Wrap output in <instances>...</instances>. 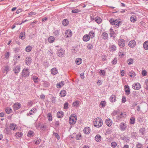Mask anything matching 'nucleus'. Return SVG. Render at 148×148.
Returning <instances> with one entry per match:
<instances>
[{"label":"nucleus","instance_id":"nucleus-1","mask_svg":"<svg viewBox=\"0 0 148 148\" xmlns=\"http://www.w3.org/2000/svg\"><path fill=\"white\" fill-rule=\"evenodd\" d=\"M93 124L95 127L97 128L101 127L103 125L102 119L98 117L95 119L93 121Z\"/></svg>","mask_w":148,"mask_h":148},{"label":"nucleus","instance_id":"nucleus-2","mask_svg":"<svg viewBox=\"0 0 148 148\" xmlns=\"http://www.w3.org/2000/svg\"><path fill=\"white\" fill-rule=\"evenodd\" d=\"M109 22L111 25H115L116 27H119L121 24V22L120 19H116L115 20L111 19H110Z\"/></svg>","mask_w":148,"mask_h":148},{"label":"nucleus","instance_id":"nucleus-3","mask_svg":"<svg viewBox=\"0 0 148 148\" xmlns=\"http://www.w3.org/2000/svg\"><path fill=\"white\" fill-rule=\"evenodd\" d=\"M77 117L75 114H72L70 116L69 119V122L71 125L75 124L76 122Z\"/></svg>","mask_w":148,"mask_h":148},{"label":"nucleus","instance_id":"nucleus-4","mask_svg":"<svg viewBox=\"0 0 148 148\" xmlns=\"http://www.w3.org/2000/svg\"><path fill=\"white\" fill-rule=\"evenodd\" d=\"M65 53V51L62 48L58 49L56 51V55L59 57L62 58Z\"/></svg>","mask_w":148,"mask_h":148},{"label":"nucleus","instance_id":"nucleus-5","mask_svg":"<svg viewBox=\"0 0 148 148\" xmlns=\"http://www.w3.org/2000/svg\"><path fill=\"white\" fill-rule=\"evenodd\" d=\"M125 42V40L123 39H120L118 40V44L119 46L121 48H123L124 47Z\"/></svg>","mask_w":148,"mask_h":148},{"label":"nucleus","instance_id":"nucleus-6","mask_svg":"<svg viewBox=\"0 0 148 148\" xmlns=\"http://www.w3.org/2000/svg\"><path fill=\"white\" fill-rule=\"evenodd\" d=\"M127 125L125 123H121L119 125L120 129L122 131L125 130L127 127Z\"/></svg>","mask_w":148,"mask_h":148},{"label":"nucleus","instance_id":"nucleus-7","mask_svg":"<svg viewBox=\"0 0 148 148\" xmlns=\"http://www.w3.org/2000/svg\"><path fill=\"white\" fill-rule=\"evenodd\" d=\"M132 88L135 90H138L141 87V85L139 83L133 84L132 85Z\"/></svg>","mask_w":148,"mask_h":148},{"label":"nucleus","instance_id":"nucleus-8","mask_svg":"<svg viewBox=\"0 0 148 148\" xmlns=\"http://www.w3.org/2000/svg\"><path fill=\"white\" fill-rule=\"evenodd\" d=\"M32 62V59L31 57L27 56L25 59V62L26 65L29 66Z\"/></svg>","mask_w":148,"mask_h":148},{"label":"nucleus","instance_id":"nucleus-9","mask_svg":"<svg viewBox=\"0 0 148 148\" xmlns=\"http://www.w3.org/2000/svg\"><path fill=\"white\" fill-rule=\"evenodd\" d=\"M22 74L24 77H27L29 75L28 69H23L22 70Z\"/></svg>","mask_w":148,"mask_h":148},{"label":"nucleus","instance_id":"nucleus-10","mask_svg":"<svg viewBox=\"0 0 148 148\" xmlns=\"http://www.w3.org/2000/svg\"><path fill=\"white\" fill-rule=\"evenodd\" d=\"M125 92L127 95H129L130 93V88L128 85H126L124 86Z\"/></svg>","mask_w":148,"mask_h":148},{"label":"nucleus","instance_id":"nucleus-11","mask_svg":"<svg viewBox=\"0 0 148 148\" xmlns=\"http://www.w3.org/2000/svg\"><path fill=\"white\" fill-rule=\"evenodd\" d=\"M21 105L19 103H16L13 105V107L14 110H16L20 108Z\"/></svg>","mask_w":148,"mask_h":148},{"label":"nucleus","instance_id":"nucleus-12","mask_svg":"<svg viewBox=\"0 0 148 148\" xmlns=\"http://www.w3.org/2000/svg\"><path fill=\"white\" fill-rule=\"evenodd\" d=\"M126 114L125 112H121L120 115L116 116V119L117 120L120 121L121 118L125 117Z\"/></svg>","mask_w":148,"mask_h":148},{"label":"nucleus","instance_id":"nucleus-13","mask_svg":"<svg viewBox=\"0 0 148 148\" xmlns=\"http://www.w3.org/2000/svg\"><path fill=\"white\" fill-rule=\"evenodd\" d=\"M21 69L20 67L19 66H15L13 69V71L14 73L16 75L19 73Z\"/></svg>","mask_w":148,"mask_h":148},{"label":"nucleus","instance_id":"nucleus-14","mask_svg":"<svg viewBox=\"0 0 148 148\" xmlns=\"http://www.w3.org/2000/svg\"><path fill=\"white\" fill-rule=\"evenodd\" d=\"M37 110L36 108H32L29 111V113H27V115L28 116H29L30 115H33L34 113L36 112Z\"/></svg>","mask_w":148,"mask_h":148},{"label":"nucleus","instance_id":"nucleus-15","mask_svg":"<svg viewBox=\"0 0 148 148\" xmlns=\"http://www.w3.org/2000/svg\"><path fill=\"white\" fill-rule=\"evenodd\" d=\"M106 123L108 126L110 127L112 124V121L110 119H107L106 120Z\"/></svg>","mask_w":148,"mask_h":148},{"label":"nucleus","instance_id":"nucleus-16","mask_svg":"<svg viewBox=\"0 0 148 148\" xmlns=\"http://www.w3.org/2000/svg\"><path fill=\"white\" fill-rule=\"evenodd\" d=\"M72 34L71 31L70 29L67 30L65 32V35L67 38L71 37Z\"/></svg>","mask_w":148,"mask_h":148},{"label":"nucleus","instance_id":"nucleus-17","mask_svg":"<svg viewBox=\"0 0 148 148\" xmlns=\"http://www.w3.org/2000/svg\"><path fill=\"white\" fill-rule=\"evenodd\" d=\"M136 41L134 40H132L129 42L128 45L130 47L133 48L136 45Z\"/></svg>","mask_w":148,"mask_h":148},{"label":"nucleus","instance_id":"nucleus-18","mask_svg":"<svg viewBox=\"0 0 148 148\" xmlns=\"http://www.w3.org/2000/svg\"><path fill=\"white\" fill-rule=\"evenodd\" d=\"M110 101L112 103H114L116 100V96L114 95H112L110 98Z\"/></svg>","mask_w":148,"mask_h":148},{"label":"nucleus","instance_id":"nucleus-19","mask_svg":"<svg viewBox=\"0 0 148 148\" xmlns=\"http://www.w3.org/2000/svg\"><path fill=\"white\" fill-rule=\"evenodd\" d=\"M84 133L86 134H89L90 131V129L89 127H85L84 129Z\"/></svg>","mask_w":148,"mask_h":148},{"label":"nucleus","instance_id":"nucleus-20","mask_svg":"<svg viewBox=\"0 0 148 148\" xmlns=\"http://www.w3.org/2000/svg\"><path fill=\"white\" fill-rule=\"evenodd\" d=\"M82 39L84 41L87 42L89 40L90 36L86 34L84 36Z\"/></svg>","mask_w":148,"mask_h":148},{"label":"nucleus","instance_id":"nucleus-21","mask_svg":"<svg viewBox=\"0 0 148 148\" xmlns=\"http://www.w3.org/2000/svg\"><path fill=\"white\" fill-rule=\"evenodd\" d=\"M19 38L22 40H24L25 38V32H21L19 35Z\"/></svg>","mask_w":148,"mask_h":148},{"label":"nucleus","instance_id":"nucleus-22","mask_svg":"<svg viewBox=\"0 0 148 148\" xmlns=\"http://www.w3.org/2000/svg\"><path fill=\"white\" fill-rule=\"evenodd\" d=\"M128 74L130 77L134 78L135 77L136 75V73L133 70L129 71Z\"/></svg>","mask_w":148,"mask_h":148},{"label":"nucleus","instance_id":"nucleus-23","mask_svg":"<svg viewBox=\"0 0 148 148\" xmlns=\"http://www.w3.org/2000/svg\"><path fill=\"white\" fill-rule=\"evenodd\" d=\"M110 35L111 37L114 38L116 37V34L113 29L112 28H110Z\"/></svg>","mask_w":148,"mask_h":148},{"label":"nucleus","instance_id":"nucleus-24","mask_svg":"<svg viewBox=\"0 0 148 148\" xmlns=\"http://www.w3.org/2000/svg\"><path fill=\"white\" fill-rule=\"evenodd\" d=\"M95 21L98 24H100L102 22V19L99 16H97L94 19Z\"/></svg>","mask_w":148,"mask_h":148},{"label":"nucleus","instance_id":"nucleus-25","mask_svg":"<svg viewBox=\"0 0 148 148\" xmlns=\"http://www.w3.org/2000/svg\"><path fill=\"white\" fill-rule=\"evenodd\" d=\"M82 59L80 58H79L76 59L75 62L76 64L79 65L82 63Z\"/></svg>","mask_w":148,"mask_h":148},{"label":"nucleus","instance_id":"nucleus-26","mask_svg":"<svg viewBox=\"0 0 148 148\" xmlns=\"http://www.w3.org/2000/svg\"><path fill=\"white\" fill-rule=\"evenodd\" d=\"M80 103V102L76 100L73 103L72 106L73 107L77 108L78 107Z\"/></svg>","mask_w":148,"mask_h":148},{"label":"nucleus","instance_id":"nucleus-27","mask_svg":"<svg viewBox=\"0 0 148 148\" xmlns=\"http://www.w3.org/2000/svg\"><path fill=\"white\" fill-rule=\"evenodd\" d=\"M64 115L63 112L62 111L58 112L57 114V116L58 118H62Z\"/></svg>","mask_w":148,"mask_h":148},{"label":"nucleus","instance_id":"nucleus-28","mask_svg":"<svg viewBox=\"0 0 148 148\" xmlns=\"http://www.w3.org/2000/svg\"><path fill=\"white\" fill-rule=\"evenodd\" d=\"M101 137L99 134H97L95 137V139L97 142H99L101 140Z\"/></svg>","mask_w":148,"mask_h":148},{"label":"nucleus","instance_id":"nucleus-29","mask_svg":"<svg viewBox=\"0 0 148 148\" xmlns=\"http://www.w3.org/2000/svg\"><path fill=\"white\" fill-rule=\"evenodd\" d=\"M69 21L67 19L63 20L62 21V24L64 26H66L68 25Z\"/></svg>","mask_w":148,"mask_h":148},{"label":"nucleus","instance_id":"nucleus-30","mask_svg":"<svg viewBox=\"0 0 148 148\" xmlns=\"http://www.w3.org/2000/svg\"><path fill=\"white\" fill-rule=\"evenodd\" d=\"M51 72L52 74L55 75L57 73L58 70L56 68H53L51 70Z\"/></svg>","mask_w":148,"mask_h":148},{"label":"nucleus","instance_id":"nucleus-31","mask_svg":"<svg viewBox=\"0 0 148 148\" xmlns=\"http://www.w3.org/2000/svg\"><path fill=\"white\" fill-rule=\"evenodd\" d=\"M66 94V92L65 90H62L60 93V96L61 97H65Z\"/></svg>","mask_w":148,"mask_h":148},{"label":"nucleus","instance_id":"nucleus-32","mask_svg":"<svg viewBox=\"0 0 148 148\" xmlns=\"http://www.w3.org/2000/svg\"><path fill=\"white\" fill-rule=\"evenodd\" d=\"M5 111L7 114H9L12 112V110L10 107H7L5 108Z\"/></svg>","mask_w":148,"mask_h":148},{"label":"nucleus","instance_id":"nucleus-33","mask_svg":"<svg viewBox=\"0 0 148 148\" xmlns=\"http://www.w3.org/2000/svg\"><path fill=\"white\" fill-rule=\"evenodd\" d=\"M64 81H61V82L58 83L57 84L56 87L58 88H60L64 85Z\"/></svg>","mask_w":148,"mask_h":148},{"label":"nucleus","instance_id":"nucleus-34","mask_svg":"<svg viewBox=\"0 0 148 148\" xmlns=\"http://www.w3.org/2000/svg\"><path fill=\"white\" fill-rule=\"evenodd\" d=\"M143 47L145 49L148 50V40L145 41L144 43Z\"/></svg>","mask_w":148,"mask_h":148},{"label":"nucleus","instance_id":"nucleus-35","mask_svg":"<svg viewBox=\"0 0 148 148\" xmlns=\"http://www.w3.org/2000/svg\"><path fill=\"white\" fill-rule=\"evenodd\" d=\"M23 135V133L21 132H17L15 134L16 138H18L21 137Z\"/></svg>","mask_w":148,"mask_h":148},{"label":"nucleus","instance_id":"nucleus-36","mask_svg":"<svg viewBox=\"0 0 148 148\" xmlns=\"http://www.w3.org/2000/svg\"><path fill=\"white\" fill-rule=\"evenodd\" d=\"M55 40V38L53 36H50L48 38V42L50 43H53Z\"/></svg>","mask_w":148,"mask_h":148},{"label":"nucleus","instance_id":"nucleus-37","mask_svg":"<svg viewBox=\"0 0 148 148\" xmlns=\"http://www.w3.org/2000/svg\"><path fill=\"white\" fill-rule=\"evenodd\" d=\"M34 134V132L32 131L29 130L28 131L27 136L28 137L31 138L32 137Z\"/></svg>","mask_w":148,"mask_h":148},{"label":"nucleus","instance_id":"nucleus-38","mask_svg":"<svg viewBox=\"0 0 148 148\" xmlns=\"http://www.w3.org/2000/svg\"><path fill=\"white\" fill-rule=\"evenodd\" d=\"M32 78L34 82L35 83H37L38 81V77L35 75H33L32 76Z\"/></svg>","mask_w":148,"mask_h":148},{"label":"nucleus","instance_id":"nucleus-39","mask_svg":"<svg viewBox=\"0 0 148 148\" xmlns=\"http://www.w3.org/2000/svg\"><path fill=\"white\" fill-rule=\"evenodd\" d=\"M135 122V119L134 117H131L130 120V123L132 125L134 124Z\"/></svg>","mask_w":148,"mask_h":148},{"label":"nucleus","instance_id":"nucleus-40","mask_svg":"<svg viewBox=\"0 0 148 148\" xmlns=\"http://www.w3.org/2000/svg\"><path fill=\"white\" fill-rule=\"evenodd\" d=\"M60 30H56L53 31V35L56 36H58L59 35L60 33Z\"/></svg>","mask_w":148,"mask_h":148},{"label":"nucleus","instance_id":"nucleus-41","mask_svg":"<svg viewBox=\"0 0 148 148\" xmlns=\"http://www.w3.org/2000/svg\"><path fill=\"white\" fill-rule=\"evenodd\" d=\"M32 49V47L30 46H28L25 48V51L27 52H30Z\"/></svg>","mask_w":148,"mask_h":148},{"label":"nucleus","instance_id":"nucleus-42","mask_svg":"<svg viewBox=\"0 0 148 148\" xmlns=\"http://www.w3.org/2000/svg\"><path fill=\"white\" fill-rule=\"evenodd\" d=\"M136 17L135 16H131V17L130 18V21L133 23H134L136 21Z\"/></svg>","mask_w":148,"mask_h":148},{"label":"nucleus","instance_id":"nucleus-43","mask_svg":"<svg viewBox=\"0 0 148 148\" xmlns=\"http://www.w3.org/2000/svg\"><path fill=\"white\" fill-rule=\"evenodd\" d=\"M41 139L39 137H37L35 141V143L36 145H39L41 142Z\"/></svg>","mask_w":148,"mask_h":148},{"label":"nucleus","instance_id":"nucleus-44","mask_svg":"<svg viewBox=\"0 0 148 148\" xmlns=\"http://www.w3.org/2000/svg\"><path fill=\"white\" fill-rule=\"evenodd\" d=\"M48 119L49 121H51L52 120V114L50 113H49L47 115Z\"/></svg>","mask_w":148,"mask_h":148},{"label":"nucleus","instance_id":"nucleus-45","mask_svg":"<svg viewBox=\"0 0 148 148\" xmlns=\"http://www.w3.org/2000/svg\"><path fill=\"white\" fill-rule=\"evenodd\" d=\"M102 35L103 36V39L106 40L107 39L108 37V34L106 32H103L102 34Z\"/></svg>","mask_w":148,"mask_h":148},{"label":"nucleus","instance_id":"nucleus-46","mask_svg":"<svg viewBox=\"0 0 148 148\" xmlns=\"http://www.w3.org/2000/svg\"><path fill=\"white\" fill-rule=\"evenodd\" d=\"M132 137L133 139H136L137 136V133L136 132H133L131 133Z\"/></svg>","mask_w":148,"mask_h":148},{"label":"nucleus","instance_id":"nucleus-47","mask_svg":"<svg viewBox=\"0 0 148 148\" xmlns=\"http://www.w3.org/2000/svg\"><path fill=\"white\" fill-rule=\"evenodd\" d=\"M43 86L45 87H48L49 86V84L47 81H44L43 83Z\"/></svg>","mask_w":148,"mask_h":148},{"label":"nucleus","instance_id":"nucleus-48","mask_svg":"<svg viewBox=\"0 0 148 148\" xmlns=\"http://www.w3.org/2000/svg\"><path fill=\"white\" fill-rule=\"evenodd\" d=\"M10 70V67L8 65H6L4 67V71L7 73Z\"/></svg>","mask_w":148,"mask_h":148},{"label":"nucleus","instance_id":"nucleus-49","mask_svg":"<svg viewBox=\"0 0 148 148\" xmlns=\"http://www.w3.org/2000/svg\"><path fill=\"white\" fill-rule=\"evenodd\" d=\"M21 49V47H16L14 49V52L15 53H18L20 51V50Z\"/></svg>","mask_w":148,"mask_h":148},{"label":"nucleus","instance_id":"nucleus-50","mask_svg":"<svg viewBox=\"0 0 148 148\" xmlns=\"http://www.w3.org/2000/svg\"><path fill=\"white\" fill-rule=\"evenodd\" d=\"M99 73L101 75L104 76L105 75L106 72L103 70H101L99 71Z\"/></svg>","mask_w":148,"mask_h":148},{"label":"nucleus","instance_id":"nucleus-51","mask_svg":"<svg viewBox=\"0 0 148 148\" xmlns=\"http://www.w3.org/2000/svg\"><path fill=\"white\" fill-rule=\"evenodd\" d=\"M87 47L88 49H91L93 47V46L92 44L91 43H88L87 46Z\"/></svg>","mask_w":148,"mask_h":148},{"label":"nucleus","instance_id":"nucleus-52","mask_svg":"<svg viewBox=\"0 0 148 148\" xmlns=\"http://www.w3.org/2000/svg\"><path fill=\"white\" fill-rule=\"evenodd\" d=\"M110 48V49L113 51H114L116 50V47L114 45H111Z\"/></svg>","mask_w":148,"mask_h":148},{"label":"nucleus","instance_id":"nucleus-53","mask_svg":"<svg viewBox=\"0 0 148 148\" xmlns=\"http://www.w3.org/2000/svg\"><path fill=\"white\" fill-rule=\"evenodd\" d=\"M15 127L16 125L13 123L11 124L10 126V129L13 130H15Z\"/></svg>","mask_w":148,"mask_h":148},{"label":"nucleus","instance_id":"nucleus-54","mask_svg":"<svg viewBox=\"0 0 148 148\" xmlns=\"http://www.w3.org/2000/svg\"><path fill=\"white\" fill-rule=\"evenodd\" d=\"M117 62V59L116 58H115L112 61V64H116Z\"/></svg>","mask_w":148,"mask_h":148},{"label":"nucleus","instance_id":"nucleus-55","mask_svg":"<svg viewBox=\"0 0 148 148\" xmlns=\"http://www.w3.org/2000/svg\"><path fill=\"white\" fill-rule=\"evenodd\" d=\"M145 131V128L144 127L141 128L139 130L140 132L142 135H144V132Z\"/></svg>","mask_w":148,"mask_h":148},{"label":"nucleus","instance_id":"nucleus-56","mask_svg":"<svg viewBox=\"0 0 148 148\" xmlns=\"http://www.w3.org/2000/svg\"><path fill=\"white\" fill-rule=\"evenodd\" d=\"M81 11V10H79L77 9H75L71 11V12L72 13H77Z\"/></svg>","mask_w":148,"mask_h":148},{"label":"nucleus","instance_id":"nucleus-57","mask_svg":"<svg viewBox=\"0 0 148 148\" xmlns=\"http://www.w3.org/2000/svg\"><path fill=\"white\" fill-rule=\"evenodd\" d=\"M138 120L140 122H142L143 121V117L140 115L137 118Z\"/></svg>","mask_w":148,"mask_h":148},{"label":"nucleus","instance_id":"nucleus-58","mask_svg":"<svg viewBox=\"0 0 148 148\" xmlns=\"http://www.w3.org/2000/svg\"><path fill=\"white\" fill-rule=\"evenodd\" d=\"M89 34L90 36L92 38L95 36V33L92 31H90L89 32Z\"/></svg>","mask_w":148,"mask_h":148},{"label":"nucleus","instance_id":"nucleus-59","mask_svg":"<svg viewBox=\"0 0 148 148\" xmlns=\"http://www.w3.org/2000/svg\"><path fill=\"white\" fill-rule=\"evenodd\" d=\"M133 60L132 58H130L128 60V63L129 65H130L133 64Z\"/></svg>","mask_w":148,"mask_h":148},{"label":"nucleus","instance_id":"nucleus-60","mask_svg":"<svg viewBox=\"0 0 148 148\" xmlns=\"http://www.w3.org/2000/svg\"><path fill=\"white\" fill-rule=\"evenodd\" d=\"M106 104V102L105 101H102L100 103V105L102 106V107H104Z\"/></svg>","mask_w":148,"mask_h":148},{"label":"nucleus","instance_id":"nucleus-61","mask_svg":"<svg viewBox=\"0 0 148 148\" xmlns=\"http://www.w3.org/2000/svg\"><path fill=\"white\" fill-rule=\"evenodd\" d=\"M55 126L57 127L58 128L60 126V122L59 121H57L55 123Z\"/></svg>","mask_w":148,"mask_h":148},{"label":"nucleus","instance_id":"nucleus-62","mask_svg":"<svg viewBox=\"0 0 148 148\" xmlns=\"http://www.w3.org/2000/svg\"><path fill=\"white\" fill-rule=\"evenodd\" d=\"M116 145V143L115 142H112L111 143V146L113 148H115Z\"/></svg>","mask_w":148,"mask_h":148},{"label":"nucleus","instance_id":"nucleus-63","mask_svg":"<svg viewBox=\"0 0 148 148\" xmlns=\"http://www.w3.org/2000/svg\"><path fill=\"white\" fill-rule=\"evenodd\" d=\"M142 74L143 76H145L147 75V73L145 70H143L142 71Z\"/></svg>","mask_w":148,"mask_h":148},{"label":"nucleus","instance_id":"nucleus-64","mask_svg":"<svg viewBox=\"0 0 148 148\" xmlns=\"http://www.w3.org/2000/svg\"><path fill=\"white\" fill-rule=\"evenodd\" d=\"M145 83L147 86L146 89L147 90H148V79H146L145 80Z\"/></svg>","mask_w":148,"mask_h":148}]
</instances>
